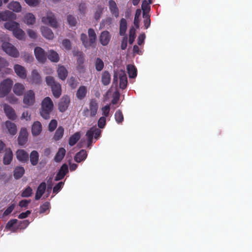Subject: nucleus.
Returning a JSON list of instances; mask_svg holds the SVG:
<instances>
[{
    "mask_svg": "<svg viewBox=\"0 0 252 252\" xmlns=\"http://www.w3.org/2000/svg\"><path fill=\"white\" fill-rule=\"evenodd\" d=\"M4 27L6 29L12 31L14 36L17 39L22 40L25 38V32L20 28L18 23L14 21H8L4 24Z\"/></svg>",
    "mask_w": 252,
    "mask_h": 252,
    "instance_id": "f257e3e1",
    "label": "nucleus"
},
{
    "mask_svg": "<svg viewBox=\"0 0 252 252\" xmlns=\"http://www.w3.org/2000/svg\"><path fill=\"white\" fill-rule=\"evenodd\" d=\"M2 42V49L9 56L17 58L19 56V53L17 49L11 43L9 42V37L6 35L0 37Z\"/></svg>",
    "mask_w": 252,
    "mask_h": 252,
    "instance_id": "f03ea898",
    "label": "nucleus"
},
{
    "mask_svg": "<svg viewBox=\"0 0 252 252\" xmlns=\"http://www.w3.org/2000/svg\"><path fill=\"white\" fill-rule=\"evenodd\" d=\"M54 107V104L49 97H46L41 102L40 114L44 119H47L49 118V115L52 111Z\"/></svg>",
    "mask_w": 252,
    "mask_h": 252,
    "instance_id": "7ed1b4c3",
    "label": "nucleus"
},
{
    "mask_svg": "<svg viewBox=\"0 0 252 252\" xmlns=\"http://www.w3.org/2000/svg\"><path fill=\"white\" fill-rule=\"evenodd\" d=\"M119 83V87L124 89L127 86V80L125 72L122 70H117L114 74L113 84Z\"/></svg>",
    "mask_w": 252,
    "mask_h": 252,
    "instance_id": "20e7f679",
    "label": "nucleus"
},
{
    "mask_svg": "<svg viewBox=\"0 0 252 252\" xmlns=\"http://www.w3.org/2000/svg\"><path fill=\"white\" fill-rule=\"evenodd\" d=\"M46 82L48 86H51L53 95L59 97L61 94V87L59 83L56 82L53 77L47 76L46 77Z\"/></svg>",
    "mask_w": 252,
    "mask_h": 252,
    "instance_id": "39448f33",
    "label": "nucleus"
},
{
    "mask_svg": "<svg viewBox=\"0 0 252 252\" xmlns=\"http://www.w3.org/2000/svg\"><path fill=\"white\" fill-rule=\"evenodd\" d=\"M89 38L85 34L81 35V40L86 48H89L95 42L96 40V34L94 31L90 29L88 30Z\"/></svg>",
    "mask_w": 252,
    "mask_h": 252,
    "instance_id": "423d86ee",
    "label": "nucleus"
},
{
    "mask_svg": "<svg viewBox=\"0 0 252 252\" xmlns=\"http://www.w3.org/2000/svg\"><path fill=\"white\" fill-rule=\"evenodd\" d=\"M101 131L95 127H92L86 134L87 146L89 147L92 142L93 138L97 139L100 135Z\"/></svg>",
    "mask_w": 252,
    "mask_h": 252,
    "instance_id": "0eeeda50",
    "label": "nucleus"
},
{
    "mask_svg": "<svg viewBox=\"0 0 252 252\" xmlns=\"http://www.w3.org/2000/svg\"><path fill=\"white\" fill-rule=\"evenodd\" d=\"M24 107H29L34 104L35 102V94L32 90L28 91L24 94L23 98Z\"/></svg>",
    "mask_w": 252,
    "mask_h": 252,
    "instance_id": "6e6552de",
    "label": "nucleus"
},
{
    "mask_svg": "<svg viewBox=\"0 0 252 252\" xmlns=\"http://www.w3.org/2000/svg\"><path fill=\"white\" fill-rule=\"evenodd\" d=\"M97 109V102L94 100H92L90 103L89 108L85 109L83 114L86 117H94L96 114Z\"/></svg>",
    "mask_w": 252,
    "mask_h": 252,
    "instance_id": "1a4fd4ad",
    "label": "nucleus"
},
{
    "mask_svg": "<svg viewBox=\"0 0 252 252\" xmlns=\"http://www.w3.org/2000/svg\"><path fill=\"white\" fill-rule=\"evenodd\" d=\"M13 82L7 79L3 80L0 84V97H3L8 94L11 90Z\"/></svg>",
    "mask_w": 252,
    "mask_h": 252,
    "instance_id": "9d476101",
    "label": "nucleus"
},
{
    "mask_svg": "<svg viewBox=\"0 0 252 252\" xmlns=\"http://www.w3.org/2000/svg\"><path fill=\"white\" fill-rule=\"evenodd\" d=\"M41 22L43 24L50 25L52 27H57V22L54 14L51 12H48L46 15L43 16L41 18Z\"/></svg>",
    "mask_w": 252,
    "mask_h": 252,
    "instance_id": "9b49d317",
    "label": "nucleus"
},
{
    "mask_svg": "<svg viewBox=\"0 0 252 252\" xmlns=\"http://www.w3.org/2000/svg\"><path fill=\"white\" fill-rule=\"evenodd\" d=\"M119 93L118 92L116 89L113 90L111 89L108 91L105 96H104V101L106 102L109 98H112L111 103L112 104H116L118 102L119 99Z\"/></svg>",
    "mask_w": 252,
    "mask_h": 252,
    "instance_id": "f8f14e48",
    "label": "nucleus"
},
{
    "mask_svg": "<svg viewBox=\"0 0 252 252\" xmlns=\"http://www.w3.org/2000/svg\"><path fill=\"white\" fill-rule=\"evenodd\" d=\"M34 55L37 60L41 63H44L46 60L44 50L39 47H36L34 49Z\"/></svg>",
    "mask_w": 252,
    "mask_h": 252,
    "instance_id": "ddd939ff",
    "label": "nucleus"
},
{
    "mask_svg": "<svg viewBox=\"0 0 252 252\" xmlns=\"http://www.w3.org/2000/svg\"><path fill=\"white\" fill-rule=\"evenodd\" d=\"M70 101L69 96L67 95L63 96L58 104L59 110L62 112L66 111L70 103Z\"/></svg>",
    "mask_w": 252,
    "mask_h": 252,
    "instance_id": "4468645a",
    "label": "nucleus"
},
{
    "mask_svg": "<svg viewBox=\"0 0 252 252\" xmlns=\"http://www.w3.org/2000/svg\"><path fill=\"white\" fill-rule=\"evenodd\" d=\"M4 112L7 117L10 120H14L17 118L15 110L10 106L5 104L3 106Z\"/></svg>",
    "mask_w": 252,
    "mask_h": 252,
    "instance_id": "2eb2a0df",
    "label": "nucleus"
},
{
    "mask_svg": "<svg viewBox=\"0 0 252 252\" xmlns=\"http://www.w3.org/2000/svg\"><path fill=\"white\" fill-rule=\"evenodd\" d=\"M111 38V34L108 31H103L99 35V40L102 45L106 46L109 43Z\"/></svg>",
    "mask_w": 252,
    "mask_h": 252,
    "instance_id": "dca6fc26",
    "label": "nucleus"
},
{
    "mask_svg": "<svg viewBox=\"0 0 252 252\" xmlns=\"http://www.w3.org/2000/svg\"><path fill=\"white\" fill-rule=\"evenodd\" d=\"M16 156L17 159L21 162H25L29 160V154L23 149L18 150Z\"/></svg>",
    "mask_w": 252,
    "mask_h": 252,
    "instance_id": "f3484780",
    "label": "nucleus"
},
{
    "mask_svg": "<svg viewBox=\"0 0 252 252\" xmlns=\"http://www.w3.org/2000/svg\"><path fill=\"white\" fill-rule=\"evenodd\" d=\"M16 18V15L9 10H5L0 12V21H6L8 20H15Z\"/></svg>",
    "mask_w": 252,
    "mask_h": 252,
    "instance_id": "a211bd4d",
    "label": "nucleus"
},
{
    "mask_svg": "<svg viewBox=\"0 0 252 252\" xmlns=\"http://www.w3.org/2000/svg\"><path fill=\"white\" fill-rule=\"evenodd\" d=\"M4 125L9 134L14 135L17 133V128L15 124L9 121H6Z\"/></svg>",
    "mask_w": 252,
    "mask_h": 252,
    "instance_id": "6ab92c4d",
    "label": "nucleus"
},
{
    "mask_svg": "<svg viewBox=\"0 0 252 252\" xmlns=\"http://www.w3.org/2000/svg\"><path fill=\"white\" fill-rule=\"evenodd\" d=\"M28 133L27 129L26 128H22L20 129L19 135L18 137V143L20 145H24L27 141L28 138Z\"/></svg>",
    "mask_w": 252,
    "mask_h": 252,
    "instance_id": "aec40b11",
    "label": "nucleus"
},
{
    "mask_svg": "<svg viewBox=\"0 0 252 252\" xmlns=\"http://www.w3.org/2000/svg\"><path fill=\"white\" fill-rule=\"evenodd\" d=\"M7 8L13 12L19 13L22 11V5L18 1L12 0L7 6Z\"/></svg>",
    "mask_w": 252,
    "mask_h": 252,
    "instance_id": "412c9836",
    "label": "nucleus"
},
{
    "mask_svg": "<svg viewBox=\"0 0 252 252\" xmlns=\"http://www.w3.org/2000/svg\"><path fill=\"white\" fill-rule=\"evenodd\" d=\"M42 127L41 124L38 122H34L32 126V133L33 136L39 135L42 131Z\"/></svg>",
    "mask_w": 252,
    "mask_h": 252,
    "instance_id": "4be33fe9",
    "label": "nucleus"
},
{
    "mask_svg": "<svg viewBox=\"0 0 252 252\" xmlns=\"http://www.w3.org/2000/svg\"><path fill=\"white\" fill-rule=\"evenodd\" d=\"M14 69L16 74L21 78L25 79L27 77V72L25 68L19 64L14 66Z\"/></svg>",
    "mask_w": 252,
    "mask_h": 252,
    "instance_id": "5701e85b",
    "label": "nucleus"
},
{
    "mask_svg": "<svg viewBox=\"0 0 252 252\" xmlns=\"http://www.w3.org/2000/svg\"><path fill=\"white\" fill-rule=\"evenodd\" d=\"M13 158V153L10 148L6 149L3 158V163L5 165L9 164Z\"/></svg>",
    "mask_w": 252,
    "mask_h": 252,
    "instance_id": "b1692460",
    "label": "nucleus"
},
{
    "mask_svg": "<svg viewBox=\"0 0 252 252\" xmlns=\"http://www.w3.org/2000/svg\"><path fill=\"white\" fill-rule=\"evenodd\" d=\"M35 17L32 13H26L24 17L23 22L27 25H32L35 23Z\"/></svg>",
    "mask_w": 252,
    "mask_h": 252,
    "instance_id": "393cba45",
    "label": "nucleus"
},
{
    "mask_svg": "<svg viewBox=\"0 0 252 252\" xmlns=\"http://www.w3.org/2000/svg\"><path fill=\"white\" fill-rule=\"evenodd\" d=\"M40 31L42 35L46 38L52 39L54 38V33L51 30L47 27L41 26Z\"/></svg>",
    "mask_w": 252,
    "mask_h": 252,
    "instance_id": "a878e982",
    "label": "nucleus"
},
{
    "mask_svg": "<svg viewBox=\"0 0 252 252\" xmlns=\"http://www.w3.org/2000/svg\"><path fill=\"white\" fill-rule=\"evenodd\" d=\"M25 90V88L24 85L20 83L15 84L13 88V91L14 93L18 96L22 95Z\"/></svg>",
    "mask_w": 252,
    "mask_h": 252,
    "instance_id": "bb28decb",
    "label": "nucleus"
},
{
    "mask_svg": "<svg viewBox=\"0 0 252 252\" xmlns=\"http://www.w3.org/2000/svg\"><path fill=\"white\" fill-rule=\"evenodd\" d=\"M57 73L58 77L62 80H64L68 74V72L66 68L61 65H58Z\"/></svg>",
    "mask_w": 252,
    "mask_h": 252,
    "instance_id": "cd10ccee",
    "label": "nucleus"
},
{
    "mask_svg": "<svg viewBox=\"0 0 252 252\" xmlns=\"http://www.w3.org/2000/svg\"><path fill=\"white\" fill-rule=\"evenodd\" d=\"M6 229L12 232L16 231L19 229L18 220L15 219L10 220L6 226Z\"/></svg>",
    "mask_w": 252,
    "mask_h": 252,
    "instance_id": "c85d7f7f",
    "label": "nucleus"
},
{
    "mask_svg": "<svg viewBox=\"0 0 252 252\" xmlns=\"http://www.w3.org/2000/svg\"><path fill=\"white\" fill-rule=\"evenodd\" d=\"M47 55L49 60L52 62L57 63L60 60L59 54L53 50H49Z\"/></svg>",
    "mask_w": 252,
    "mask_h": 252,
    "instance_id": "c756f323",
    "label": "nucleus"
},
{
    "mask_svg": "<svg viewBox=\"0 0 252 252\" xmlns=\"http://www.w3.org/2000/svg\"><path fill=\"white\" fill-rule=\"evenodd\" d=\"M68 172V167L66 165L63 164L60 170H59V172L57 174L55 180L56 181L60 180L62 179H63L65 175Z\"/></svg>",
    "mask_w": 252,
    "mask_h": 252,
    "instance_id": "7c9ffc66",
    "label": "nucleus"
},
{
    "mask_svg": "<svg viewBox=\"0 0 252 252\" xmlns=\"http://www.w3.org/2000/svg\"><path fill=\"white\" fill-rule=\"evenodd\" d=\"M109 9L113 15L117 17L119 16V10L116 3L112 0L109 1Z\"/></svg>",
    "mask_w": 252,
    "mask_h": 252,
    "instance_id": "2f4dec72",
    "label": "nucleus"
},
{
    "mask_svg": "<svg viewBox=\"0 0 252 252\" xmlns=\"http://www.w3.org/2000/svg\"><path fill=\"white\" fill-rule=\"evenodd\" d=\"M39 155L36 151H33L30 154V161L32 165H36L38 162Z\"/></svg>",
    "mask_w": 252,
    "mask_h": 252,
    "instance_id": "473e14b6",
    "label": "nucleus"
},
{
    "mask_svg": "<svg viewBox=\"0 0 252 252\" xmlns=\"http://www.w3.org/2000/svg\"><path fill=\"white\" fill-rule=\"evenodd\" d=\"M25 173L24 167L21 166L16 167L14 171V177L15 179H18L21 178Z\"/></svg>",
    "mask_w": 252,
    "mask_h": 252,
    "instance_id": "72a5a7b5",
    "label": "nucleus"
},
{
    "mask_svg": "<svg viewBox=\"0 0 252 252\" xmlns=\"http://www.w3.org/2000/svg\"><path fill=\"white\" fill-rule=\"evenodd\" d=\"M87 88L85 86H81L76 93V96L79 99L84 98L87 94Z\"/></svg>",
    "mask_w": 252,
    "mask_h": 252,
    "instance_id": "f704fd0d",
    "label": "nucleus"
},
{
    "mask_svg": "<svg viewBox=\"0 0 252 252\" xmlns=\"http://www.w3.org/2000/svg\"><path fill=\"white\" fill-rule=\"evenodd\" d=\"M87 154L85 150H81L78 153L75 157V160L77 162H80L85 160L87 157Z\"/></svg>",
    "mask_w": 252,
    "mask_h": 252,
    "instance_id": "c9c22d12",
    "label": "nucleus"
},
{
    "mask_svg": "<svg viewBox=\"0 0 252 252\" xmlns=\"http://www.w3.org/2000/svg\"><path fill=\"white\" fill-rule=\"evenodd\" d=\"M46 188V185L44 183H42L38 187L36 193L35 195V199H39L44 192Z\"/></svg>",
    "mask_w": 252,
    "mask_h": 252,
    "instance_id": "e433bc0d",
    "label": "nucleus"
},
{
    "mask_svg": "<svg viewBox=\"0 0 252 252\" xmlns=\"http://www.w3.org/2000/svg\"><path fill=\"white\" fill-rule=\"evenodd\" d=\"M152 0H143L142 4V9L143 13H148L150 10V4Z\"/></svg>",
    "mask_w": 252,
    "mask_h": 252,
    "instance_id": "4c0bfd02",
    "label": "nucleus"
},
{
    "mask_svg": "<svg viewBox=\"0 0 252 252\" xmlns=\"http://www.w3.org/2000/svg\"><path fill=\"white\" fill-rule=\"evenodd\" d=\"M127 72L130 78H135L137 75V69L132 64H128L127 66Z\"/></svg>",
    "mask_w": 252,
    "mask_h": 252,
    "instance_id": "58836bf2",
    "label": "nucleus"
},
{
    "mask_svg": "<svg viewBox=\"0 0 252 252\" xmlns=\"http://www.w3.org/2000/svg\"><path fill=\"white\" fill-rule=\"evenodd\" d=\"M127 30V22L125 19H122L120 25V34L121 35H125Z\"/></svg>",
    "mask_w": 252,
    "mask_h": 252,
    "instance_id": "ea45409f",
    "label": "nucleus"
},
{
    "mask_svg": "<svg viewBox=\"0 0 252 252\" xmlns=\"http://www.w3.org/2000/svg\"><path fill=\"white\" fill-rule=\"evenodd\" d=\"M40 80V76L36 70H33L32 73L30 82L32 83H37Z\"/></svg>",
    "mask_w": 252,
    "mask_h": 252,
    "instance_id": "a19ab883",
    "label": "nucleus"
},
{
    "mask_svg": "<svg viewBox=\"0 0 252 252\" xmlns=\"http://www.w3.org/2000/svg\"><path fill=\"white\" fill-rule=\"evenodd\" d=\"M65 153V150L63 148H60L55 156V160L56 161H60L64 157Z\"/></svg>",
    "mask_w": 252,
    "mask_h": 252,
    "instance_id": "79ce46f5",
    "label": "nucleus"
},
{
    "mask_svg": "<svg viewBox=\"0 0 252 252\" xmlns=\"http://www.w3.org/2000/svg\"><path fill=\"white\" fill-rule=\"evenodd\" d=\"M80 138V134L79 132H76L72 135L69 139V144L71 146L74 145Z\"/></svg>",
    "mask_w": 252,
    "mask_h": 252,
    "instance_id": "37998d69",
    "label": "nucleus"
},
{
    "mask_svg": "<svg viewBox=\"0 0 252 252\" xmlns=\"http://www.w3.org/2000/svg\"><path fill=\"white\" fill-rule=\"evenodd\" d=\"M110 82V75L107 72H104L102 75V82L105 85H107Z\"/></svg>",
    "mask_w": 252,
    "mask_h": 252,
    "instance_id": "c03bdc74",
    "label": "nucleus"
},
{
    "mask_svg": "<svg viewBox=\"0 0 252 252\" xmlns=\"http://www.w3.org/2000/svg\"><path fill=\"white\" fill-rule=\"evenodd\" d=\"M141 10L139 9H137L136 11L134 19V24L137 28H138L139 27V23L140 21V17L141 15Z\"/></svg>",
    "mask_w": 252,
    "mask_h": 252,
    "instance_id": "a18cd8bd",
    "label": "nucleus"
},
{
    "mask_svg": "<svg viewBox=\"0 0 252 252\" xmlns=\"http://www.w3.org/2000/svg\"><path fill=\"white\" fill-rule=\"evenodd\" d=\"M64 129L62 127H59L56 131L54 135V138L56 140H59L61 139L63 134Z\"/></svg>",
    "mask_w": 252,
    "mask_h": 252,
    "instance_id": "49530a36",
    "label": "nucleus"
},
{
    "mask_svg": "<svg viewBox=\"0 0 252 252\" xmlns=\"http://www.w3.org/2000/svg\"><path fill=\"white\" fill-rule=\"evenodd\" d=\"M110 110V107L109 105H106L102 107L101 109L102 112V115L104 117H107L109 116V112Z\"/></svg>",
    "mask_w": 252,
    "mask_h": 252,
    "instance_id": "de8ad7c7",
    "label": "nucleus"
},
{
    "mask_svg": "<svg viewBox=\"0 0 252 252\" xmlns=\"http://www.w3.org/2000/svg\"><path fill=\"white\" fill-rule=\"evenodd\" d=\"M135 38V30L134 28L130 29L129 34V42L130 44L133 43Z\"/></svg>",
    "mask_w": 252,
    "mask_h": 252,
    "instance_id": "09e8293b",
    "label": "nucleus"
},
{
    "mask_svg": "<svg viewBox=\"0 0 252 252\" xmlns=\"http://www.w3.org/2000/svg\"><path fill=\"white\" fill-rule=\"evenodd\" d=\"M144 20V26L145 29H147L149 27L151 23V21L150 19L148 13H143V15Z\"/></svg>",
    "mask_w": 252,
    "mask_h": 252,
    "instance_id": "8fccbe9b",
    "label": "nucleus"
},
{
    "mask_svg": "<svg viewBox=\"0 0 252 252\" xmlns=\"http://www.w3.org/2000/svg\"><path fill=\"white\" fill-rule=\"evenodd\" d=\"M104 66V63L103 61L98 58L95 61V68L98 71L101 70Z\"/></svg>",
    "mask_w": 252,
    "mask_h": 252,
    "instance_id": "3c124183",
    "label": "nucleus"
},
{
    "mask_svg": "<svg viewBox=\"0 0 252 252\" xmlns=\"http://www.w3.org/2000/svg\"><path fill=\"white\" fill-rule=\"evenodd\" d=\"M20 119L26 121H30L31 120V115L28 111H25L22 113Z\"/></svg>",
    "mask_w": 252,
    "mask_h": 252,
    "instance_id": "603ef678",
    "label": "nucleus"
},
{
    "mask_svg": "<svg viewBox=\"0 0 252 252\" xmlns=\"http://www.w3.org/2000/svg\"><path fill=\"white\" fill-rule=\"evenodd\" d=\"M30 6L35 7L39 3V0H24Z\"/></svg>",
    "mask_w": 252,
    "mask_h": 252,
    "instance_id": "864d4df0",
    "label": "nucleus"
},
{
    "mask_svg": "<svg viewBox=\"0 0 252 252\" xmlns=\"http://www.w3.org/2000/svg\"><path fill=\"white\" fill-rule=\"evenodd\" d=\"M115 120L117 123H121L123 121L124 118L122 112L118 110L115 114Z\"/></svg>",
    "mask_w": 252,
    "mask_h": 252,
    "instance_id": "5fc2aeb1",
    "label": "nucleus"
},
{
    "mask_svg": "<svg viewBox=\"0 0 252 252\" xmlns=\"http://www.w3.org/2000/svg\"><path fill=\"white\" fill-rule=\"evenodd\" d=\"M71 44L69 40L65 39L62 43V48L64 50H69L70 49Z\"/></svg>",
    "mask_w": 252,
    "mask_h": 252,
    "instance_id": "6e6d98bb",
    "label": "nucleus"
},
{
    "mask_svg": "<svg viewBox=\"0 0 252 252\" xmlns=\"http://www.w3.org/2000/svg\"><path fill=\"white\" fill-rule=\"evenodd\" d=\"M106 124V117H101L98 121V126L99 128H102L104 127Z\"/></svg>",
    "mask_w": 252,
    "mask_h": 252,
    "instance_id": "4d7b16f0",
    "label": "nucleus"
},
{
    "mask_svg": "<svg viewBox=\"0 0 252 252\" xmlns=\"http://www.w3.org/2000/svg\"><path fill=\"white\" fill-rule=\"evenodd\" d=\"M32 194V189L30 187L27 188L22 193L23 197H29Z\"/></svg>",
    "mask_w": 252,
    "mask_h": 252,
    "instance_id": "13d9d810",
    "label": "nucleus"
},
{
    "mask_svg": "<svg viewBox=\"0 0 252 252\" xmlns=\"http://www.w3.org/2000/svg\"><path fill=\"white\" fill-rule=\"evenodd\" d=\"M67 20L68 24L70 26H74L76 25V21L74 17L71 15H68L67 17Z\"/></svg>",
    "mask_w": 252,
    "mask_h": 252,
    "instance_id": "bf43d9fd",
    "label": "nucleus"
},
{
    "mask_svg": "<svg viewBox=\"0 0 252 252\" xmlns=\"http://www.w3.org/2000/svg\"><path fill=\"white\" fill-rule=\"evenodd\" d=\"M83 62V58L80 57L78 59L77 63H78V65L77 67V69L80 72H83L84 71V67L82 64Z\"/></svg>",
    "mask_w": 252,
    "mask_h": 252,
    "instance_id": "052dcab7",
    "label": "nucleus"
},
{
    "mask_svg": "<svg viewBox=\"0 0 252 252\" xmlns=\"http://www.w3.org/2000/svg\"><path fill=\"white\" fill-rule=\"evenodd\" d=\"M102 12L103 8L101 7H98L94 14L95 19L96 20H98L100 18L101 15L102 13Z\"/></svg>",
    "mask_w": 252,
    "mask_h": 252,
    "instance_id": "680f3d73",
    "label": "nucleus"
},
{
    "mask_svg": "<svg viewBox=\"0 0 252 252\" xmlns=\"http://www.w3.org/2000/svg\"><path fill=\"white\" fill-rule=\"evenodd\" d=\"M57 123L56 120H52L49 125V130L51 131H53L56 128Z\"/></svg>",
    "mask_w": 252,
    "mask_h": 252,
    "instance_id": "e2e57ef3",
    "label": "nucleus"
},
{
    "mask_svg": "<svg viewBox=\"0 0 252 252\" xmlns=\"http://www.w3.org/2000/svg\"><path fill=\"white\" fill-rule=\"evenodd\" d=\"M49 206H50V204L48 202H46V203H44V204H43L40 207V212L41 213H43L46 212V211L49 210Z\"/></svg>",
    "mask_w": 252,
    "mask_h": 252,
    "instance_id": "0e129e2a",
    "label": "nucleus"
},
{
    "mask_svg": "<svg viewBox=\"0 0 252 252\" xmlns=\"http://www.w3.org/2000/svg\"><path fill=\"white\" fill-rule=\"evenodd\" d=\"M27 33L30 37L34 39L37 37V33L33 30L29 29L27 31Z\"/></svg>",
    "mask_w": 252,
    "mask_h": 252,
    "instance_id": "69168bd1",
    "label": "nucleus"
},
{
    "mask_svg": "<svg viewBox=\"0 0 252 252\" xmlns=\"http://www.w3.org/2000/svg\"><path fill=\"white\" fill-rule=\"evenodd\" d=\"M145 39V35L144 33H141L140 34L138 38V41L137 43L139 45H142L144 41V40Z\"/></svg>",
    "mask_w": 252,
    "mask_h": 252,
    "instance_id": "338daca9",
    "label": "nucleus"
},
{
    "mask_svg": "<svg viewBox=\"0 0 252 252\" xmlns=\"http://www.w3.org/2000/svg\"><path fill=\"white\" fill-rule=\"evenodd\" d=\"M29 224V222L27 220L21 221L20 224H18L19 229H24Z\"/></svg>",
    "mask_w": 252,
    "mask_h": 252,
    "instance_id": "774afa93",
    "label": "nucleus"
}]
</instances>
